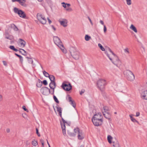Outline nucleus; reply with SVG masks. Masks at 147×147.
Listing matches in <instances>:
<instances>
[{"instance_id": "nucleus-33", "label": "nucleus", "mask_w": 147, "mask_h": 147, "mask_svg": "<svg viewBox=\"0 0 147 147\" xmlns=\"http://www.w3.org/2000/svg\"><path fill=\"white\" fill-rule=\"evenodd\" d=\"M85 39L86 41H88L91 39V37L88 35H86L85 36Z\"/></svg>"}, {"instance_id": "nucleus-61", "label": "nucleus", "mask_w": 147, "mask_h": 147, "mask_svg": "<svg viewBox=\"0 0 147 147\" xmlns=\"http://www.w3.org/2000/svg\"><path fill=\"white\" fill-rule=\"evenodd\" d=\"M40 142L41 143V144H44V141L43 140H40Z\"/></svg>"}, {"instance_id": "nucleus-24", "label": "nucleus", "mask_w": 147, "mask_h": 147, "mask_svg": "<svg viewBox=\"0 0 147 147\" xmlns=\"http://www.w3.org/2000/svg\"><path fill=\"white\" fill-rule=\"evenodd\" d=\"M130 28V29L134 31L135 32L137 33V30L136 28L133 24H131V25Z\"/></svg>"}, {"instance_id": "nucleus-25", "label": "nucleus", "mask_w": 147, "mask_h": 147, "mask_svg": "<svg viewBox=\"0 0 147 147\" xmlns=\"http://www.w3.org/2000/svg\"><path fill=\"white\" fill-rule=\"evenodd\" d=\"M26 58L28 59V61L29 63L32 64L33 65V67H34V65L33 63V61L32 59L31 58H29L28 57H26Z\"/></svg>"}, {"instance_id": "nucleus-23", "label": "nucleus", "mask_w": 147, "mask_h": 147, "mask_svg": "<svg viewBox=\"0 0 147 147\" xmlns=\"http://www.w3.org/2000/svg\"><path fill=\"white\" fill-rule=\"evenodd\" d=\"M11 28L15 31H17L18 29V28L13 24H12L11 25Z\"/></svg>"}, {"instance_id": "nucleus-9", "label": "nucleus", "mask_w": 147, "mask_h": 147, "mask_svg": "<svg viewBox=\"0 0 147 147\" xmlns=\"http://www.w3.org/2000/svg\"><path fill=\"white\" fill-rule=\"evenodd\" d=\"M66 99L67 100L70 102L71 105L74 108H75L76 106V104L74 101L72 100L71 97L69 95H68L66 97Z\"/></svg>"}, {"instance_id": "nucleus-10", "label": "nucleus", "mask_w": 147, "mask_h": 147, "mask_svg": "<svg viewBox=\"0 0 147 147\" xmlns=\"http://www.w3.org/2000/svg\"><path fill=\"white\" fill-rule=\"evenodd\" d=\"M102 116L100 113H98L94 115L92 119H102Z\"/></svg>"}, {"instance_id": "nucleus-45", "label": "nucleus", "mask_w": 147, "mask_h": 147, "mask_svg": "<svg viewBox=\"0 0 147 147\" xmlns=\"http://www.w3.org/2000/svg\"><path fill=\"white\" fill-rule=\"evenodd\" d=\"M52 90L51 91L50 93L51 94L54 95L55 88H51Z\"/></svg>"}, {"instance_id": "nucleus-57", "label": "nucleus", "mask_w": 147, "mask_h": 147, "mask_svg": "<svg viewBox=\"0 0 147 147\" xmlns=\"http://www.w3.org/2000/svg\"><path fill=\"white\" fill-rule=\"evenodd\" d=\"M140 115V113L139 112H137L136 113V117H138Z\"/></svg>"}, {"instance_id": "nucleus-50", "label": "nucleus", "mask_w": 147, "mask_h": 147, "mask_svg": "<svg viewBox=\"0 0 147 147\" xmlns=\"http://www.w3.org/2000/svg\"><path fill=\"white\" fill-rule=\"evenodd\" d=\"M36 134H37V135L38 136H40V135L39 134V133L38 132V130L37 128L36 129Z\"/></svg>"}, {"instance_id": "nucleus-44", "label": "nucleus", "mask_w": 147, "mask_h": 147, "mask_svg": "<svg viewBox=\"0 0 147 147\" xmlns=\"http://www.w3.org/2000/svg\"><path fill=\"white\" fill-rule=\"evenodd\" d=\"M61 4L62 5V6L65 8H66L67 7L66 3L64 2H62L61 3Z\"/></svg>"}, {"instance_id": "nucleus-49", "label": "nucleus", "mask_w": 147, "mask_h": 147, "mask_svg": "<svg viewBox=\"0 0 147 147\" xmlns=\"http://www.w3.org/2000/svg\"><path fill=\"white\" fill-rule=\"evenodd\" d=\"M43 83L45 85H46L47 84V82L46 80H45L43 81Z\"/></svg>"}, {"instance_id": "nucleus-1", "label": "nucleus", "mask_w": 147, "mask_h": 147, "mask_svg": "<svg viewBox=\"0 0 147 147\" xmlns=\"http://www.w3.org/2000/svg\"><path fill=\"white\" fill-rule=\"evenodd\" d=\"M108 51H109L112 54V55L113 56V59L111 58L107 51L105 52V53L113 63L117 66L120 65L121 64V62L118 57L112 52L110 48H108Z\"/></svg>"}, {"instance_id": "nucleus-41", "label": "nucleus", "mask_w": 147, "mask_h": 147, "mask_svg": "<svg viewBox=\"0 0 147 147\" xmlns=\"http://www.w3.org/2000/svg\"><path fill=\"white\" fill-rule=\"evenodd\" d=\"M10 40H11V43L13 42L14 41L13 37L12 35H10Z\"/></svg>"}, {"instance_id": "nucleus-38", "label": "nucleus", "mask_w": 147, "mask_h": 147, "mask_svg": "<svg viewBox=\"0 0 147 147\" xmlns=\"http://www.w3.org/2000/svg\"><path fill=\"white\" fill-rule=\"evenodd\" d=\"M124 51L125 53H126L128 54L129 53V49L128 48H126L125 49H124Z\"/></svg>"}, {"instance_id": "nucleus-27", "label": "nucleus", "mask_w": 147, "mask_h": 147, "mask_svg": "<svg viewBox=\"0 0 147 147\" xmlns=\"http://www.w3.org/2000/svg\"><path fill=\"white\" fill-rule=\"evenodd\" d=\"M39 21L42 24H46L47 22L46 19H39Z\"/></svg>"}, {"instance_id": "nucleus-8", "label": "nucleus", "mask_w": 147, "mask_h": 147, "mask_svg": "<svg viewBox=\"0 0 147 147\" xmlns=\"http://www.w3.org/2000/svg\"><path fill=\"white\" fill-rule=\"evenodd\" d=\"M62 86L64 90L67 91H69L72 88L70 84H67L63 83Z\"/></svg>"}, {"instance_id": "nucleus-48", "label": "nucleus", "mask_w": 147, "mask_h": 147, "mask_svg": "<svg viewBox=\"0 0 147 147\" xmlns=\"http://www.w3.org/2000/svg\"><path fill=\"white\" fill-rule=\"evenodd\" d=\"M74 131L75 133H76V132L77 133V132H78V133L79 131H80L79 129L78 128H77L76 129H74Z\"/></svg>"}, {"instance_id": "nucleus-55", "label": "nucleus", "mask_w": 147, "mask_h": 147, "mask_svg": "<svg viewBox=\"0 0 147 147\" xmlns=\"http://www.w3.org/2000/svg\"><path fill=\"white\" fill-rule=\"evenodd\" d=\"M104 31L105 32H106L107 31V28L105 25H104Z\"/></svg>"}, {"instance_id": "nucleus-29", "label": "nucleus", "mask_w": 147, "mask_h": 147, "mask_svg": "<svg viewBox=\"0 0 147 147\" xmlns=\"http://www.w3.org/2000/svg\"><path fill=\"white\" fill-rule=\"evenodd\" d=\"M133 115H129L130 119L131 121L134 122H138V121L134 118L132 117Z\"/></svg>"}, {"instance_id": "nucleus-7", "label": "nucleus", "mask_w": 147, "mask_h": 147, "mask_svg": "<svg viewBox=\"0 0 147 147\" xmlns=\"http://www.w3.org/2000/svg\"><path fill=\"white\" fill-rule=\"evenodd\" d=\"M94 125L96 126H99L102 125L103 120L102 119H92Z\"/></svg>"}, {"instance_id": "nucleus-36", "label": "nucleus", "mask_w": 147, "mask_h": 147, "mask_svg": "<svg viewBox=\"0 0 147 147\" xmlns=\"http://www.w3.org/2000/svg\"><path fill=\"white\" fill-rule=\"evenodd\" d=\"M98 46L102 51H105V48L100 44H98Z\"/></svg>"}, {"instance_id": "nucleus-21", "label": "nucleus", "mask_w": 147, "mask_h": 147, "mask_svg": "<svg viewBox=\"0 0 147 147\" xmlns=\"http://www.w3.org/2000/svg\"><path fill=\"white\" fill-rule=\"evenodd\" d=\"M78 139L80 140H82L84 138V137L83 136L82 133V132L79 131L78 133Z\"/></svg>"}, {"instance_id": "nucleus-14", "label": "nucleus", "mask_w": 147, "mask_h": 147, "mask_svg": "<svg viewBox=\"0 0 147 147\" xmlns=\"http://www.w3.org/2000/svg\"><path fill=\"white\" fill-rule=\"evenodd\" d=\"M61 25L64 27H66L67 25V21L66 20H65L62 21H60Z\"/></svg>"}, {"instance_id": "nucleus-20", "label": "nucleus", "mask_w": 147, "mask_h": 147, "mask_svg": "<svg viewBox=\"0 0 147 147\" xmlns=\"http://www.w3.org/2000/svg\"><path fill=\"white\" fill-rule=\"evenodd\" d=\"M103 115L106 118L108 119L109 120H110L111 118V115L109 113H103Z\"/></svg>"}, {"instance_id": "nucleus-47", "label": "nucleus", "mask_w": 147, "mask_h": 147, "mask_svg": "<svg viewBox=\"0 0 147 147\" xmlns=\"http://www.w3.org/2000/svg\"><path fill=\"white\" fill-rule=\"evenodd\" d=\"M22 108L25 111H26L27 112H29V111L26 108V107L25 106H23Z\"/></svg>"}, {"instance_id": "nucleus-26", "label": "nucleus", "mask_w": 147, "mask_h": 147, "mask_svg": "<svg viewBox=\"0 0 147 147\" xmlns=\"http://www.w3.org/2000/svg\"><path fill=\"white\" fill-rule=\"evenodd\" d=\"M109 108L107 106H104L103 107V109L102 110V112L103 113L104 112L105 113H108L107 112Z\"/></svg>"}, {"instance_id": "nucleus-51", "label": "nucleus", "mask_w": 147, "mask_h": 147, "mask_svg": "<svg viewBox=\"0 0 147 147\" xmlns=\"http://www.w3.org/2000/svg\"><path fill=\"white\" fill-rule=\"evenodd\" d=\"M85 92V90L82 89L81 90V91L80 92V95H82V94H83Z\"/></svg>"}, {"instance_id": "nucleus-6", "label": "nucleus", "mask_w": 147, "mask_h": 147, "mask_svg": "<svg viewBox=\"0 0 147 147\" xmlns=\"http://www.w3.org/2000/svg\"><path fill=\"white\" fill-rule=\"evenodd\" d=\"M40 91L45 95H47L50 92V89L46 87H42Z\"/></svg>"}, {"instance_id": "nucleus-53", "label": "nucleus", "mask_w": 147, "mask_h": 147, "mask_svg": "<svg viewBox=\"0 0 147 147\" xmlns=\"http://www.w3.org/2000/svg\"><path fill=\"white\" fill-rule=\"evenodd\" d=\"M3 64H4V65L5 66H7V63L6 61H3Z\"/></svg>"}, {"instance_id": "nucleus-64", "label": "nucleus", "mask_w": 147, "mask_h": 147, "mask_svg": "<svg viewBox=\"0 0 147 147\" xmlns=\"http://www.w3.org/2000/svg\"><path fill=\"white\" fill-rule=\"evenodd\" d=\"M100 23H101L103 25H104V22H103V21H102V20H101L100 21Z\"/></svg>"}, {"instance_id": "nucleus-58", "label": "nucleus", "mask_w": 147, "mask_h": 147, "mask_svg": "<svg viewBox=\"0 0 147 147\" xmlns=\"http://www.w3.org/2000/svg\"><path fill=\"white\" fill-rule=\"evenodd\" d=\"M15 55L17 56H18V57L19 58H20V57H21L22 56H21L20 55H19L18 54H17V53H15Z\"/></svg>"}, {"instance_id": "nucleus-15", "label": "nucleus", "mask_w": 147, "mask_h": 147, "mask_svg": "<svg viewBox=\"0 0 147 147\" xmlns=\"http://www.w3.org/2000/svg\"><path fill=\"white\" fill-rule=\"evenodd\" d=\"M55 108L57 109V111L59 113L60 117H61L62 111V108L61 107H59L58 105H57L55 107Z\"/></svg>"}, {"instance_id": "nucleus-16", "label": "nucleus", "mask_w": 147, "mask_h": 147, "mask_svg": "<svg viewBox=\"0 0 147 147\" xmlns=\"http://www.w3.org/2000/svg\"><path fill=\"white\" fill-rule=\"evenodd\" d=\"M112 142L113 143V146L114 147H121L118 141L116 140V141H112Z\"/></svg>"}, {"instance_id": "nucleus-46", "label": "nucleus", "mask_w": 147, "mask_h": 147, "mask_svg": "<svg viewBox=\"0 0 147 147\" xmlns=\"http://www.w3.org/2000/svg\"><path fill=\"white\" fill-rule=\"evenodd\" d=\"M30 144V142L29 140H27L26 142V144L28 146Z\"/></svg>"}, {"instance_id": "nucleus-52", "label": "nucleus", "mask_w": 147, "mask_h": 147, "mask_svg": "<svg viewBox=\"0 0 147 147\" xmlns=\"http://www.w3.org/2000/svg\"><path fill=\"white\" fill-rule=\"evenodd\" d=\"M39 20V19H36V20H35V21L38 24H39L40 23Z\"/></svg>"}, {"instance_id": "nucleus-40", "label": "nucleus", "mask_w": 147, "mask_h": 147, "mask_svg": "<svg viewBox=\"0 0 147 147\" xmlns=\"http://www.w3.org/2000/svg\"><path fill=\"white\" fill-rule=\"evenodd\" d=\"M20 4L22 5L23 6H24L25 5V2L24 1H21L19 0L18 2Z\"/></svg>"}, {"instance_id": "nucleus-5", "label": "nucleus", "mask_w": 147, "mask_h": 147, "mask_svg": "<svg viewBox=\"0 0 147 147\" xmlns=\"http://www.w3.org/2000/svg\"><path fill=\"white\" fill-rule=\"evenodd\" d=\"M70 53L73 57L76 60L78 59L79 58V53L74 49L71 50Z\"/></svg>"}, {"instance_id": "nucleus-17", "label": "nucleus", "mask_w": 147, "mask_h": 147, "mask_svg": "<svg viewBox=\"0 0 147 147\" xmlns=\"http://www.w3.org/2000/svg\"><path fill=\"white\" fill-rule=\"evenodd\" d=\"M56 85L55 81L51 82L49 84V86L51 88H55Z\"/></svg>"}, {"instance_id": "nucleus-30", "label": "nucleus", "mask_w": 147, "mask_h": 147, "mask_svg": "<svg viewBox=\"0 0 147 147\" xmlns=\"http://www.w3.org/2000/svg\"><path fill=\"white\" fill-rule=\"evenodd\" d=\"M37 18H44V17L41 13H38L37 15Z\"/></svg>"}, {"instance_id": "nucleus-63", "label": "nucleus", "mask_w": 147, "mask_h": 147, "mask_svg": "<svg viewBox=\"0 0 147 147\" xmlns=\"http://www.w3.org/2000/svg\"><path fill=\"white\" fill-rule=\"evenodd\" d=\"M67 7H69L70 6V4L69 3H66Z\"/></svg>"}, {"instance_id": "nucleus-39", "label": "nucleus", "mask_w": 147, "mask_h": 147, "mask_svg": "<svg viewBox=\"0 0 147 147\" xmlns=\"http://www.w3.org/2000/svg\"><path fill=\"white\" fill-rule=\"evenodd\" d=\"M53 99L55 101V102H56L57 103H59V100H58L56 96H55L54 95H53Z\"/></svg>"}, {"instance_id": "nucleus-54", "label": "nucleus", "mask_w": 147, "mask_h": 147, "mask_svg": "<svg viewBox=\"0 0 147 147\" xmlns=\"http://www.w3.org/2000/svg\"><path fill=\"white\" fill-rule=\"evenodd\" d=\"M20 59V61L21 62V63H22L23 62V57H22V56L21 57H20V58H19Z\"/></svg>"}, {"instance_id": "nucleus-28", "label": "nucleus", "mask_w": 147, "mask_h": 147, "mask_svg": "<svg viewBox=\"0 0 147 147\" xmlns=\"http://www.w3.org/2000/svg\"><path fill=\"white\" fill-rule=\"evenodd\" d=\"M49 78L50 79L51 82H53V81H55V77L51 75Z\"/></svg>"}, {"instance_id": "nucleus-37", "label": "nucleus", "mask_w": 147, "mask_h": 147, "mask_svg": "<svg viewBox=\"0 0 147 147\" xmlns=\"http://www.w3.org/2000/svg\"><path fill=\"white\" fill-rule=\"evenodd\" d=\"M43 74L45 76V77H49L50 76V75H49V74L48 73L46 72L45 71H44L43 72Z\"/></svg>"}, {"instance_id": "nucleus-22", "label": "nucleus", "mask_w": 147, "mask_h": 147, "mask_svg": "<svg viewBox=\"0 0 147 147\" xmlns=\"http://www.w3.org/2000/svg\"><path fill=\"white\" fill-rule=\"evenodd\" d=\"M18 51L23 55L25 56L26 55V52L24 49H20L18 50Z\"/></svg>"}, {"instance_id": "nucleus-3", "label": "nucleus", "mask_w": 147, "mask_h": 147, "mask_svg": "<svg viewBox=\"0 0 147 147\" xmlns=\"http://www.w3.org/2000/svg\"><path fill=\"white\" fill-rule=\"evenodd\" d=\"M124 74L127 79L129 81H133L135 79V76L131 71L127 70L124 71Z\"/></svg>"}, {"instance_id": "nucleus-62", "label": "nucleus", "mask_w": 147, "mask_h": 147, "mask_svg": "<svg viewBox=\"0 0 147 147\" xmlns=\"http://www.w3.org/2000/svg\"><path fill=\"white\" fill-rule=\"evenodd\" d=\"M2 96L1 95H0V101H2Z\"/></svg>"}, {"instance_id": "nucleus-35", "label": "nucleus", "mask_w": 147, "mask_h": 147, "mask_svg": "<svg viewBox=\"0 0 147 147\" xmlns=\"http://www.w3.org/2000/svg\"><path fill=\"white\" fill-rule=\"evenodd\" d=\"M20 10H19L18 8L16 7H15L14 8V12L16 13H18V14L20 13Z\"/></svg>"}, {"instance_id": "nucleus-12", "label": "nucleus", "mask_w": 147, "mask_h": 147, "mask_svg": "<svg viewBox=\"0 0 147 147\" xmlns=\"http://www.w3.org/2000/svg\"><path fill=\"white\" fill-rule=\"evenodd\" d=\"M65 123H63L61 122V127L63 131V133L64 135L66 134Z\"/></svg>"}, {"instance_id": "nucleus-19", "label": "nucleus", "mask_w": 147, "mask_h": 147, "mask_svg": "<svg viewBox=\"0 0 147 147\" xmlns=\"http://www.w3.org/2000/svg\"><path fill=\"white\" fill-rule=\"evenodd\" d=\"M18 14L20 17L22 18H24L26 16L24 12L21 10L20 11V13H19Z\"/></svg>"}, {"instance_id": "nucleus-59", "label": "nucleus", "mask_w": 147, "mask_h": 147, "mask_svg": "<svg viewBox=\"0 0 147 147\" xmlns=\"http://www.w3.org/2000/svg\"><path fill=\"white\" fill-rule=\"evenodd\" d=\"M62 118V119L63 121V123H67V122L65 121L63 119L62 117H61Z\"/></svg>"}, {"instance_id": "nucleus-2", "label": "nucleus", "mask_w": 147, "mask_h": 147, "mask_svg": "<svg viewBox=\"0 0 147 147\" xmlns=\"http://www.w3.org/2000/svg\"><path fill=\"white\" fill-rule=\"evenodd\" d=\"M53 40L55 43L60 48L63 53H67L66 49L64 47L62 42L58 37L57 36H54Z\"/></svg>"}, {"instance_id": "nucleus-13", "label": "nucleus", "mask_w": 147, "mask_h": 147, "mask_svg": "<svg viewBox=\"0 0 147 147\" xmlns=\"http://www.w3.org/2000/svg\"><path fill=\"white\" fill-rule=\"evenodd\" d=\"M4 36L5 38L9 39V30L8 29L5 30V32L4 34Z\"/></svg>"}, {"instance_id": "nucleus-31", "label": "nucleus", "mask_w": 147, "mask_h": 147, "mask_svg": "<svg viewBox=\"0 0 147 147\" xmlns=\"http://www.w3.org/2000/svg\"><path fill=\"white\" fill-rule=\"evenodd\" d=\"M32 144L34 146H37L38 144L36 141L35 140H33L32 142Z\"/></svg>"}, {"instance_id": "nucleus-11", "label": "nucleus", "mask_w": 147, "mask_h": 147, "mask_svg": "<svg viewBox=\"0 0 147 147\" xmlns=\"http://www.w3.org/2000/svg\"><path fill=\"white\" fill-rule=\"evenodd\" d=\"M19 44L20 47L22 48L24 47L26 44V42L23 39L20 38L18 40Z\"/></svg>"}, {"instance_id": "nucleus-32", "label": "nucleus", "mask_w": 147, "mask_h": 147, "mask_svg": "<svg viewBox=\"0 0 147 147\" xmlns=\"http://www.w3.org/2000/svg\"><path fill=\"white\" fill-rule=\"evenodd\" d=\"M112 137L110 135H109L107 136V140L109 143H111V140L112 139Z\"/></svg>"}, {"instance_id": "nucleus-43", "label": "nucleus", "mask_w": 147, "mask_h": 147, "mask_svg": "<svg viewBox=\"0 0 147 147\" xmlns=\"http://www.w3.org/2000/svg\"><path fill=\"white\" fill-rule=\"evenodd\" d=\"M66 10L67 11L69 12L71 11L72 10V9L70 7H67L66 8Z\"/></svg>"}, {"instance_id": "nucleus-42", "label": "nucleus", "mask_w": 147, "mask_h": 147, "mask_svg": "<svg viewBox=\"0 0 147 147\" xmlns=\"http://www.w3.org/2000/svg\"><path fill=\"white\" fill-rule=\"evenodd\" d=\"M127 4L129 5L131 4V0H126Z\"/></svg>"}, {"instance_id": "nucleus-60", "label": "nucleus", "mask_w": 147, "mask_h": 147, "mask_svg": "<svg viewBox=\"0 0 147 147\" xmlns=\"http://www.w3.org/2000/svg\"><path fill=\"white\" fill-rule=\"evenodd\" d=\"M62 118V119L63 121V123H67V122L65 121L63 119L62 117H61Z\"/></svg>"}, {"instance_id": "nucleus-56", "label": "nucleus", "mask_w": 147, "mask_h": 147, "mask_svg": "<svg viewBox=\"0 0 147 147\" xmlns=\"http://www.w3.org/2000/svg\"><path fill=\"white\" fill-rule=\"evenodd\" d=\"M51 27L52 29L54 31H55L56 30V28L54 27L53 25H51Z\"/></svg>"}, {"instance_id": "nucleus-4", "label": "nucleus", "mask_w": 147, "mask_h": 147, "mask_svg": "<svg viewBox=\"0 0 147 147\" xmlns=\"http://www.w3.org/2000/svg\"><path fill=\"white\" fill-rule=\"evenodd\" d=\"M106 84L105 80L104 79H99L97 82L98 87L102 91L104 90Z\"/></svg>"}, {"instance_id": "nucleus-34", "label": "nucleus", "mask_w": 147, "mask_h": 147, "mask_svg": "<svg viewBox=\"0 0 147 147\" xmlns=\"http://www.w3.org/2000/svg\"><path fill=\"white\" fill-rule=\"evenodd\" d=\"M10 49L16 52H17L18 51V50L16 49L13 46H10Z\"/></svg>"}, {"instance_id": "nucleus-18", "label": "nucleus", "mask_w": 147, "mask_h": 147, "mask_svg": "<svg viewBox=\"0 0 147 147\" xmlns=\"http://www.w3.org/2000/svg\"><path fill=\"white\" fill-rule=\"evenodd\" d=\"M141 95L144 99L147 100V90L145 91L142 92Z\"/></svg>"}]
</instances>
